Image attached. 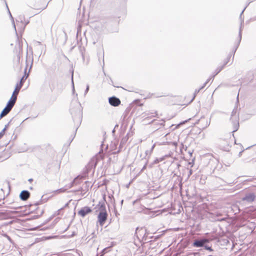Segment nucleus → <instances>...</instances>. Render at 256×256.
<instances>
[{
  "label": "nucleus",
  "mask_w": 256,
  "mask_h": 256,
  "mask_svg": "<svg viewBox=\"0 0 256 256\" xmlns=\"http://www.w3.org/2000/svg\"><path fill=\"white\" fill-rule=\"evenodd\" d=\"M22 18H24V17H23V18H22H22H21V17H19V18H18V19H19V20H16V22H20H20L23 23V22H22Z\"/></svg>",
  "instance_id": "obj_37"
},
{
  "label": "nucleus",
  "mask_w": 256,
  "mask_h": 256,
  "mask_svg": "<svg viewBox=\"0 0 256 256\" xmlns=\"http://www.w3.org/2000/svg\"><path fill=\"white\" fill-rule=\"evenodd\" d=\"M170 156V154H166V155H164V156H162V158H164V160L166 158H168V157H169V156Z\"/></svg>",
  "instance_id": "obj_38"
},
{
  "label": "nucleus",
  "mask_w": 256,
  "mask_h": 256,
  "mask_svg": "<svg viewBox=\"0 0 256 256\" xmlns=\"http://www.w3.org/2000/svg\"><path fill=\"white\" fill-rule=\"evenodd\" d=\"M242 22H241V24H240V28L239 34H238L239 40H238V42L236 46H235L234 50L233 58L234 57V53L236 52L237 48H238L239 44H240V42L241 41V39H242Z\"/></svg>",
  "instance_id": "obj_16"
},
{
  "label": "nucleus",
  "mask_w": 256,
  "mask_h": 256,
  "mask_svg": "<svg viewBox=\"0 0 256 256\" xmlns=\"http://www.w3.org/2000/svg\"><path fill=\"white\" fill-rule=\"evenodd\" d=\"M174 145H176V142H174Z\"/></svg>",
  "instance_id": "obj_59"
},
{
  "label": "nucleus",
  "mask_w": 256,
  "mask_h": 256,
  "mask_svg": "<svg viewBox=\"0 0 256 256\" xmlns=\"http://www.w3.org/2000/svg\"><path fill=\"white\" fill-rule=\"evenodd\" d=\"M224 66L218 67L215 70L214 74L212 76V78H214V76L217 75L223 68Z\"/></svg>",
  "instance_id": "obj_21"
},
{
  "label": "nucleus",
  "mask_w": 256,
  "mask_h": 256,
  "mask_svg": "<svg viewBox=\"0 0 256 256\" xmlns=\"http://www.w3.org/2000/svg\"><path fill=\"white\" fill-rule=\"evenodd\" d=\"M237 182H235L234 180L230 181L229 182H226V184L228 186H232V184H236Z\"/></svg>",
  "instance_id": "obj_33"
},
{
  "label": "nucleus",
  "mask_w": 256,
  "mask_h": 256,
  "mask_svg": "<svg viewBox=\"0 0 256 256\" xmlns=\"http://www.w3.org/2000/svg\"><path fill=\"white\" fill-rule=\"evenodd\" d=\"M142 117H145L142 122H145L146 120H148L149 118L156 116L157 115V112L155 110H154L152 112H145L142 113Z\"/></svg>",
  "instance_id": "obj_10"
},
{
  "label": "nucleus",
  "mask_w": 256,
  "mask_h": 256,
  "mask_svg": "<svg viewBox=\"0 0 256 256\" xmlns=\"http://www.w3.org/2000/svg\"><path fill=\"white\" fill-rule=\"evenodd\" d=\"M212 78V80L214 79V78H212H212H210L208 79V80H206L204 83H206V84L209 82V81H210Z\"/></svg>",
  "instance_id": "obj_42"
},
{
  "label": "nucleus",
  "mask_w": 256,
  "mask_h": 256,
  "mask_svg": "<svg viewBox=\"0 0 256 256\" xmlns=\"http://www.w3.org/2000/svg\"><path fill=\"white\" fill-rule=\"evenodd\" d=\"M242 152H243V151L242 150V151H241V152H239V154H238V156H239L240 157L241 156L242 154Z\"/></svg>",
  "instance_id": "obj_48"
},
{
  "label": "nucleus",
  "mask_w": 256,
  "mask_h": 256,
  "mask_svg": "<svg viewBox=\"0 0 256 256\" xmlns=\"http://www.w3.org/2000/svg\"><path fill=\"white\" fill-rule=\"evenodd\" d=\"M122 202H123V200H122L121 201V203H122Z\"/></svg>",
  "instance_id": "obj_60"
},
{
  "label": "nucleus",
  "mask_w": 256,
  "mask_h": 256,
  "mask_svg": "<svg viewBox=\"0 0 256 256\" xmlns=\"http://www.w3.org/2000/svg\"><path fill=\"white\" fill-rule=\"evenodd\" d=\"M28 22H26V24H24V26H26V25L27 24Z\"/></svg>",
  "instance_id": "obj_55"
},
{
  "label": "nucleus",
  "mask_w": 256,
  "mask_h": 256,
  "mask_svg": "<svg viewBox=\"0 0 256 256\" xmlns=\"http://www.w3.org/2000/svg\"><path fill=\"white\" fill-rule=\"evenodd\" d=\"M164 160V158H156L155 159V160L153 162V164H157L159 163L160 162H162Z\"/></svg>",
  "instance_id": "obj_26"
},
{
  "label": "nucleus",
  "mask_w": 256,
  "mask_h": 256,
  "mask_svg": "<svg viewBox=\"0 0 256 256\" xmlns=\"http://www.w3.org/2000/svg\"><path fill=\"white\" fill-rule=\"evenodd\" d=\"M206 83H204L203 85L200 88V90H202L206 86Z\"/></svg>",
  "instance_id": "obj_41"
},
{
  "label": "nucleus",
  "mask_w": 256,
  "mask_h": 256,
  "mask_svg": "<svg viewBox=\"0 0 256 256\" xmlns=\"http://www.w3.org/2000/svg\"><path fill=\"white\" fill-rule=\"evenodd\" d=\"M68 190V188H66V186L64 188H59L57 190H56L54 191L56 193H61V192H64Z\"/></svg>",
  "instance_id": "obj_24"
},
{
  "label": "nucleus",
  "mask_w": 256,
  "mask_h": 256,
  "mask_svg": "<svg viewBox=\"0 0 256 256\" xmlns=\"http://www.w3.org/2000/svg\"><path fill=\"white\" fill-rule=\"evenodd\" d=\"M182 148H184V145L182 144H181V148H180L181 151L182 150Z\"/></svg>",
  "instance_id": "obj_45"
},
{
  "label": "nucleus",
  "mask_w": 256,
  "mask_h": 256,
  "mask_svg": "<svg viewBox=\"0 0 256 256\" xmlns=\"http://www.w3.org/2000/svg\"><path fill=\"white\" fill-rule=\"evenodd\" d=\"M73 76H74V72H72V92H73V93H74V80H73Z\"/></svg>",
  "instance_id": "obj_30"
},
{
  "label": "nucleus",
  "mask_w": 256,
  "mask_h": 256,
  "mask_svg": "<svg viewBox=\"0 0 256 256\" xmlns=\"http://www.w3.org/2000/svg\"><path fill=\"white\" fill-rule=\"evenodd\" d=\"M212 238H201L194 240L192 246L196 248L204 247L206 244L208 243Z\"/></svg>",
  "instance_id": "obj_5"
},
{
  "label": "nucleus",
  "mask_w": 256,
  "mask_h": 256,
  "mask_svg": "<svg viewBox=\"0 0 256 256\" xmlns=\"http://www.w3.org/2000/svg\"><path fill=\"white\" fill-rule=\"evenodd\" d=\"M196 123L200 124V128L202 131L210 126V118H208L202 116Z\"/></svg>",
  "instance_id": "obj_4"
},
{
  "label": "nucleus",
  "mask_w": 256,
  "mask_h": 256,
  "mask_svg": "<svg viewBox=\"0 0 256 256\" xmlns=\"http://www.w3.org/2000/svg\"><path fill=\"white\" fill-rule=\"evenodd\" d=\"M204 247L206 250H208L210 251H212V247L208 246L206 244Z\"/></svg>",
  "instance_id": "obj_31"
},
{
  "label": "nucleus",
  "mask_w": 256,
  "mask_h": 256,
  "mask_svg": "<svg viewBox=\"0 0 256 256\" xmlns=\"http://www.w3.org/2000/svg\"><path fill=\"white\" fill-rule=\"evenodd\" d=\"M176 128H177V126H175V128H174L172 130H174V129H175Z\"/></svg>",
  "instance_id": "obj_58"
},
{
  "label": "nucleus",
  "mask_w": 256,
  "mask_h": 256,
  "mask_svg": "<svg viewBox=\"0 0 256 256\" xmlns=\"http://www.w3.org/2000/svg\"><path fill=\"white\" fill-rule=\"evenodd\" d=\"M89 188V182L88 181L85 182L82 186L80 187L81 193L80 195L82 196L86 197L85 194L88 192Z\"/></svg>",
  "instance_id": "obj_14"
},
{
  "label": "nucleus",
  "mask_w": 256,
  "mask_h": 256,
  "mask_svg": "<svg viewBox=\"0 0 256 256\" xmlns=\"http://www.w3.org/2000/svg\"><path fill=\"white\" fill-rule=\"evenodd\" d=\"M82 48H80V52H81V54H82V58L84 60V54H83V52H82Z\"/></svg>",
  "instance_id": "obj_39"
},
{
  "label": "nucleus",
  "mask_w": 256,
  "mask_h": 256,
  "mask_svg": "<svg viewBox=\"0 0 256 256\" xmlns=\"http://www.w3.org/2000/svg\"><path fill=\"white\" fill-rule=\"evenodd\" d=\"M86 176V174L84 176H80V179L78 180H77V182H78V184H80L82 182V178H85Z\"/></svg>",
  "instance_id": "obj_32"
},
{
  "label": "nucleus",
  "mask_w": 256,
  "mask_h": 256,
  "mask_svg": "<svg viewBox=\"0 0 256 256\" xmlns=\"http://www.w3.org/2000/svg\"><path fill=\"white\" fill-rule=\"evenodd\" d=\"M12 120H10L5 125L4 128L0 132V139H1L4 135L5 132L9 126Z\"/></svg>",
  "instance_id": "obj_18"
},
{
  "label": "nucleus",
  "mask_w": 256,
  "mask_h": 256,
  "mask_svg": "<svg viewBox=\"0 0 256 256\" xmlns=\"http://www.w3.org/2000/svg\"><path fill=\"white\" fill-rule=\"evenodd\" d=\"M8 12L10 14V16L11 18V19L12 20L14 30H15L16 32V25H15V24H14V18H12V14H10V12L8 9Z\"/></svg>",
  "instance_id": "obj_29"
},
{
  "label": "nucleus",
  "mask_w": 256,
  "mask_h": 256,
  "mask_svg": "<svg viewBox=\"0 0 256 256\" xmlns=\"http://www.w3.org/2000/svg\"><path fill=\"white\" fill-rule=\"evenodd\" d=\"M156 129H158H158L159 128H158V127H156Z\"/></svg>",
  "instance_id": "obj_57"
},
{
  "label": "nucleus",
  "mask_w": 256,
  "mask_h": 256,
  "mask_svg": "<svg viewBox=\"0 0 256 256\" xmlns=\"http://www.w3.org/2000/svg\"><path fill=\"white\" fill-rule=\"evenodd\" d=\"M128 140V135H126V136L124 137L122 139L120 144V146H119L120 148H121L122 147L123 145Z\"/></svg>",
  "instance_id": "obj_19"
},
{
  "label": "nucleus",
  "mask_w": 256,
  "mask_h": 256,
  "mask_svg": "<svg viewBox=\"0 0 256 256\" xmlns=\"http://www.w3.org/2000/svg\"><path fill=\"white\" fill-rule=\"evenodd\" d=\"M74 192H81L80 188L74 190Z\"/></svg>",
  "instance_id": "obj_46"
},
{
  "label": "nucleus",
  "mask_w": 256,
  "mask_h": 256,
  "mask_svg": "<svg viewBox=\"0 0 256 256\" xmlns=\"http://www.w3.org/2000/svg\"><path fill=\"white\" fill-rule=\"evenodd\" d=\"M200 90L199 88L198 89H196L194 92V96L193 98V99L195 98L196 96L200 92Z\"/></svg>",
  "instance_id": "obj_34"
},
{
  "label": "nucleus",
  "mask_w": 256,
  "mask_h": 256,
  "mask_svg": "<svg viewBox=\"0 0 256 256\" xmlns=\"http://www.w3.org/2000/svg\"><path fill=\"white\" fill-rule=\"evenodd\" d=\"M186 122V120H185V121L183 122V123H184Z\"/></svg>",
  "instance_id": "obj_61"
},
{
  "label": "nucleus",
  "mask_w": 256,
  "mask_h": 256,
  "mask_svg": "<svg viewBox=\"0 0 256 256\" xmlns=\"http://www.w3.org/2000/svg\"><path fill=\"white\" fill-rule=\"evenodd\" d=\"M12 102H11L10 100L8 102L6 107L10 108V110H12L13 106H14V104H13V103H12Z\"/></svg>",
  "instance_id": "obj_25"
},
{
  "label": "nucleus",
  "mask_w": 256,
  "mask_h": 256,
  "mask_svg": "<svg viewBox=\"0 0 256 256\" xmlns=\"http://www.w3.org/2000/svg\"><path fill=\"white\" fill-rule=\"evenodd\" d=\"M80 176H78L68 185L66 186V187L68 188H68H71L72 187L74 186L75 185L78 184V182H77V180H78L80 179Z\"/></svg>",
  "instance_id": "obj_15"
},
{
  "label": "nucleus",
  "mask_w": 256,
  "mask_h": 256,
  "mask_svg": "<svg viewBox=\"0 0 256 256\" xmlns=\"http://www.w3.org/2000/svg\"><path fill=\"white\" fill-rule=\"evenodd\" d=\"M154 147H155V144H154L150 150H146V152H145L146 156H148V157H149L150 156Z\"/></svg>",
  "instance_id": "obj_20"
},
{
  "label": "nucleus",
  "mask_w": 256,
  "mask_h": 256,
  "mask_svg": "<svg viewBox=\"0 0 256 256\" xmlns=\"http://www.w3.org/2000/svg\"><path fill=\"white\" fill-rule=\"evenodd\" d=\"M17 95L18 94H16V92L14 94H12L11 98L10 100L11 102H12V103H13V104H15V103H16V101Z\"/></svg>",
  "instance_id": "obj_22"
},
{
  "label": "nucleus",
  "mask_w": 256,
  "mask_h": 256,
  "mask_svg": "<svg viewBox=\"0 0 256 256\" xmlns=\"http://www.w3.org/2000/svg\"><path fill=\"white\" fill-rule=\"evenodd\" d=\"M212 78V80L214 79V78H212H212H210L208 79V80H206L204 83H206V84L209 82V81H210Z\"/></svg>",
  "instance_id": "obj_43"
},
{
  "label": "nucleus",
  "mask_w": 256,
  "mask_h": 256,
  "mask_svg": "<svg viewBox=\"0 0 256 256\" xmlns=\"http://www.w3.org/2000/svg\"><path fill=\"white\" fill-rule=\"evenodd\" d=\"M108 218V214L107 212H100L98 216V222L100 224L101 226H103L104 222H106V220Z\"/></svg>",
  "instance_id": "obj_8"
},
{
  "label": "nucleus",
  "mask_w": 256,
  "mask_h": 256,
  "mask_svg": "<svg viewBox=\"0 0 256 256\" xmlns=\"http://www.w3.org/2000/svg\"><path fill=\"white\" fill-rule=\"evenodd\" d=\"M256 200V195L254 192L246 193L244 196L242 198V200L247 203L251 204Z\"/></svg>",
  "instance_id": "obj_6"
},
{
  "label": "nucleus",
  "mask_w": 256,
  "mask_h": 256,
  "mask_svg": "<svg viewBox=\"0 0 256 256\" xmlns=\"http://www.w3.org/2000/svg\"><path fill=\"white\" fill-rule=\"evenodd\" d=\"M30 192L27 190H23L20 194V198L21 200L26 201L30 196Z\"/></svg>",
  "instance_id": "obj_13"
},
{
  "label": "nucleus",
  "mask_w": 256,
  "mask_h": 256,
  "mask_svg": "<svg viewBox=\"0 0 256 256\" xmlns=\"http://www.w3.org/2000/svg\"><path fill=\"white\" fill-rule=\"evenodd\" d=\"M89 88H90V87H89V85H88V84H87L86 87V90H85V91H84V95H86V94L88 93V90H89Z\"/></svg>",
  "instance_id": "obj_36"
},
{
  "label": "nucleus",
  "mask_w": 256,
  "mask_h": 256,
  "mask_svg": "<svg viewBox=\"0 0 256 256\" xmlns=\"http://www.w3.org/2000/svg\"><path fill=\"white\" fill-rule=\"evenodd\" d=\"M71 114L72 116L73 120L76 126V130L80 126L82 118V108L80 104L76 110H70Z\"/></svg>",
  "instance_id": "obj_1"
},
{
  "label": "nucleus",
  "mask_w": 256,
  "mask_h": 256,
  "mask_svg": "<svg viewBox=\"0 0 256 256\" xmlns=\"http://www.w3.org/2000/svg\"><path fill=\"white\" fill-rule=\"evenodd\" d=\"M230 56H231L230 55L228 56L226 59L224 61V63L222 65V66H224V67L228 62L230 59Z\"/></svg>",
  "instance_id": "obj_28"
},
{
  "label": "nucleus",
  "mask_w": 256,
  "mask_h": 256,
  "mask_svg": "<svg viewBox=\"0 0 256 256\" xmlns=\"http://www.w3.org/2000/svg\"><path fill=\"white\" fill-rule=\"evenodd\" d=\"M32 63H31V66L30 67L32 66Z\"/></svg>",
  "instance_id": "obj_53"
},
{
  "label": "nucleus",
  "mask_w": 256,
  "mask_h": 256,
  "mask_svg": "<svg viewBox=\"0 0 256 256\" xmlns=\"http://www.w3.org/2000/svg\"><path fill=\"white\" fill-rule=\"evenodd\" d=\"M230 120L232 124L234 130L232 132L238 130L239 128V114L238 112L237 107H235L232 112Z\"/></svg>",
  "instance_id": "obj_2"
},
{
  "label": "nucleus",
  "mask_w": 256,
  "mask_h": 256,
  "mask_svg": "<svg viewBox=\"0 0 256 256\" xmlns=\"http://www.w3.org/2000/svg\"><path fill=\"white\" fill-rule=\"evenodd\" d=\"M106 250V248H104V250H102V254H104V253H105V252H105Z\"/></svg>",
  "instance_id": "obj_47"
},
{
  "label": "nucleus",
  "mask_w": 256,
  "mask_h": 256,
  "mask_svg": "<svg viewBox=\"0 0 256 256\" xmlns=\"http://www.w3.org/2000/svg\"><path fill=\"white\" fill-rule=\"evenodd\" d=\"M238 94L237 96V101L238 102Z\"/></svg>",
  "instance_id": "obj_52"
},
{
  "label": "nucleus",
  "mask_w": 256,
  "mask_h": 256,
  "mask_svg": "<svg viewBox=\"0 0 256 256\" xmlns=\"http://www.w3.org/2000/svg\"><path fill=\"white\" fill-rule=\"evenodd\" d=\"M2 236L5 238H6V239L8 240L12 244L13 243V241L12 240V238H10V236H8L6 234H2Z\"/></svg>",
  "instance_id": "obj_27"
},
{
  "label": "nucleus",
  "mask_w": 256,
  "mask_h": 256,
  "mask_svg": "<svg viewBox=\"0 0 256 256\" xmlns=\"http://www.w3.org/2000/svg\"><path fill=\"white\" fill-rule=\"evenodd\" d=\"M146 164L144 166L142 167V168L141 170V172H142L144 169H146Z\"/></svg>",
  "instance_id": "obj_40"
},
{
  "label": "nucleus",
  "mask_w": 256,
  "mask_h": 256,
  "mask_svg": "<svg viewBox=\"0 0 256 256\" xmlns=\"http://www.w3.org/2000/svg\"><path fill=\"white\" fill-rule=\"evenodd\" d=\"M28 76V74H27L26 76V74H24L20 79V80L19 82V83L16 84V86L15 90L13 92V94H14L16 92V94H18V92H19L20 90L21 89L22 86L24 84V81L27 78Z\"/></svg>",
  "instance_id": "obj_7"
},
{
  "label": "nucleus",
  "mask_w": 256,
  "mask_h": 256,
  "mask_svg": "<svg viewBox=\"0 0 256 256\" xmlns=\"http://www.w3.org/2000/svg\"><path fill=\"white\" fill-rule=\"evenodd\" d=\"M108 102L111 106H117L120 104V100L114 96L110 97L108 98Z\"/></svg>",
  "instance_id": "obj_11"
},
{
  "label": "nucleus",
  "mask_w": 256,
  "mask_h": 256,
  "mask_svg": "<svg viewBox=\"0 0 256 256\" xmlns=\"http://www.w3.org/2000/svg\"><path fill=\"white\" fill-rule=\"evenodd\" d=\"M186 122V120H185V121L183 122V123H184Z\"/></svg>",
  "instance_id": "obj_62"
},
{
  "label": "nucleus",
  "mask_w": 256,
  "mask_h": 256,
  "mask_svg": "<svg viewBox=\"0 0 256 256\" xmlns=\"http://www.w3.org/2000/svg\"><path fill=\"white\" fill-rule=\"evenodd\" d=\"M186 122V120H185V121L183 122V123H184Z\"/></svg>",
  "instance_id": "obj_63"
},
{
  "label": "nucleus",
  "mask_w": 256,
  "mask_h": 256,
  "mask_svg": "<svg viewBox=\"0 0 256 256\" xmlns=\"http://www.w3.org/2000/svg\"><path fill=\"white\" fill-rule=\"evenodd\" d=\"M64 208H60V209L58 210L56 212V215H60V212L63 210Z\"/></svg>",
  "instance_id": "obj_35"
},
{
  "label": "nucleus",
  "mask_w": 256,
  "mask_h": 256,
  "mask_svg": "<svg viewBox=\"0 0 256 256\" xmlns=\"http://www.w3.org/2000/svg\"><path fill=\"white\" fill-rule=\"evenodd\" d=\"M105 197L106 196L104 195V200L99 202L98 204L97 205V207L100 211V212H106L105 206Z\"/></svg>",
  "instance_id": "obj_12"
},
{
  "label": "nucleus",
  "mask_w": 256,
  "mask_h": 256,
  "mask_svg": "<svg viewBox=\"0 0 256 256\" xmlns=\"http://www.w3.org/2000/svg\"><path fill=\"white\" fill-rule=\"evenodd\" d=\"M224 219H225V218H222V220H224Z\"/></svg>",
  "instance_id": "obj_64"
},
{
  "label": "nucleus",
  "mask_w": 256,
  "mask_h": 256,
  "mask_svg": "<svg viewBox=\"0 0 256 256\" xmlns=\"http://www.w3.org/2000/svg\"><path fill=\"white\" fill-rule=\"evenodd\" d=\"M144 122V124H150V122H148V120H146L145 121V122Z\"/></svg>",
  "instance_id": "obj_44"
},
{
  "label": "nucleus",
  "mask_w": 256,
  "mask_h": 256,
  "mask_svg": "<svg viewBox=\"0 0 256 256\" xmlns=\"http://www.w3.org/2000/svg\"><path fill=\"white\" fill-rule=\"evenodd\" d=\"M92 210L88 206H84L78 212V214L82 218L86 216V215L90 213Z\"/></svg>",
  "instance_id": "obj_9"
},
{
  "label": "nucleus",
  "mask_w": 256,
  "mask_h": 256,
  "mask_svg": "<svg viewBox=\"0 0 256 256\" xmlns=\"http://www.w3.org/2000/svg\"><path fill=\"white\" fill-rule=\"evenodd\" d=\"M11 110L10 108L5 107L0 114V119L7 115Z\"/></svg>",
  "instance_id": "obj_17"
},
{
  "label": "nucleus",
  "mask_w": 256,
  "mask_h": 256,
  "mask_svg": "<svg viewBox=\"0 0 256 256\" xmlns=\"http://www.w3.org/2000/svg\"><path fill=\"white\" fill-rule=\"evenodd\" d=\"M68 205V204H65L64 206H66Z\"/></svg>",
  "instance_id": "obj_54"
},
{
  "label": "nucleus",
  "mask_w": 256,
  "mask_h": 256,
  "mask_svg": "<svg viewBox=\"0 0 256 256\" xmlns=\"http://www.w3.org/2000/svg\"><path fill=\"white\" fill-rule=\"evenodd\" d=\"M104 256V254H101V255H100V256Z\"/></svg>",
  "instance_id": "obj_56"
},
{
  "label": "nucleus",
  "mask_w": 256,
  "mask_h": 256,
  "mask_svg": "<svg viewBox=\"0 0 256 256\" xmlns=\"http://www.w3.org/2000/svg\"><path fill=\"white\" fill-rule=\"evenodd\" d=\"M188 153H189V154H190V156H192V152H188Z\"/></svg>",
  "instance_id": "obj_50"
},
{
  "label": "nucleus",
  "mask_w": 256,
  "mask_h": 256,
  "mask_svg": "<svg viewBox=\"0 0 256 256\" xmlns=\"http://www.w3.org/2000/svg\"><path fill=\"white\" fill-rule=\"evenodd\" d=\"M151 122H154V124L156 125V126H164V120H160V122H156L155 120H152Z\"/></svg>",
  "instance_id": "obj_23"
},
{
  "label": "nucleus",
  "mask_w": 256,
  "mask_h": 256,
  "mask_svg": "<svg viewBox=\"0 0 256 256\" xmlns=\"http://www.w3.org/2000/svg\"><path fill=\"white\" fill-rule=\"evenodd\" d=\"M192 174V170H190V174H189V175H190V174Z\"/></svg>",
  "instance_id": "obj_49"
},
{
  "label": "nucleus",
  "mask_w": 256,
  "mask_h": 256,
  "mask_svg": "<svg viewBox=\"0 0 256 256\" xmlns=\"http://www.w3.org/2000/svg\"><path fill=\"white\" fill-rule=\"evenodd\" d=\"M146 230L145 228H137L136 230L135 234L140 241L146 242L147 240Z\"/></svg>",
  "instance_id": "obj_3"
},
{
  "label": "nucleus",
  "mask_w": 256,
  "mask_h": 256,
  "mask_svg": "<svg viewBox=\"0 0 256 256\" xmlns=\"http://www.w3.org/2000/svg\"><path fill=\"white\" fill-rule=\"evenodd\" d=\"M32 178H30V179H29V180H28V181H30V182H32Z\"/></svg>",
  "instance_id": "obj_51"
}]
</instances>
